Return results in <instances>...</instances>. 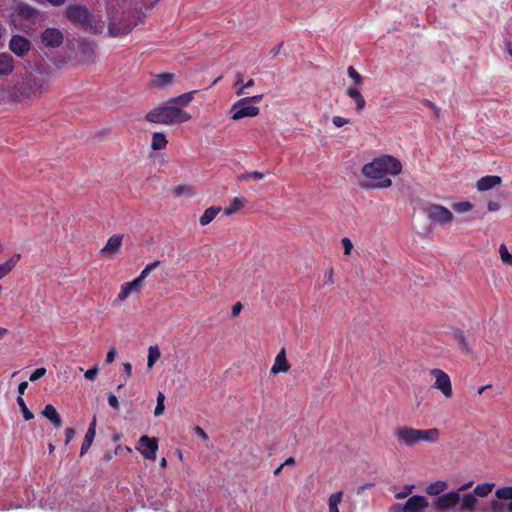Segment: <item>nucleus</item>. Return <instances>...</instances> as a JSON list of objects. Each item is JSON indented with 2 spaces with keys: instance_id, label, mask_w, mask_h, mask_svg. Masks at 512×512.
<instances>
[{
  "instance_id": "obj_1",
  "label": "nucleus",
  "mask_w": 512,
  "mask_h": 512,
  "mask_svg": "<svg viewBox=\"0 0 512 512\" xmlns=\"http://www.w3.org/2000/svg\"><path fill=\"white\" fill-rule=\"evenodd\" d=\"M401 171V162L391 155H382L374 158L361 169L362 174L374 182L363 185V187L381 189L388 188L392 185V181L389 176H397Z\"/></svg>"
},
{
  "instance_id": "obj_2",
  "label": "nucleus",
  "mask_w": 512,
  "mask_h": 512,
  "mask_svg": "<svg viewBox=\"0 0 512 512\" xmlns=\"http://www.w3.org/2000/svg\"><path fill=\"white\" fill-rule=\"evenodd\" d=\"M190 119L191 115L181 107L171 103L170 99L155 107L146 115L148 122L168 126L185 123Z\"/></svg>"
},
{
  "instance_id": "obj_3",
  "label": "nucleus",
  "mask_w": 512,
  "mask_h": 512,
  "mask_svg": "<svg viewBox=\"0 0 512 512\" xmlns=\"http://www.w3.org/2000/svg\"><path fill=\"white\" fill-rule=\"evenodd\" d=\"M477 498L472 494L459 493V490L450 491L440 495L434 502V507L440 512L457 508L459 512H475Z\"/></svg>"
},
{
  "instance_id": "obj_4",
  "label": "nucleus",
  "mask_w": 512,
  "mask_h": 512,
  "mask_svg": "<svg viewBox=\"0 0 512 512\" xmlns=\"http://www.w3.org/2000/svg\"><path fill=\"white\" fill-rule=\"evenodd\" d=\"M144 22L143 15H130L123 13L120 19L111 17L109 22V35L112 37L122 36L131 32L137 25Z\"/></svg>"
},
{
  "instance_id": "obj_5",
  "label": "nucleus",
  "mask_w": 512,
  "mask_h": 512,
  "mask_svg": "<svg viewBox=\"0 0 512 512\" xmlns=\"http://www.w3.org/2000/svg\"><path fill=\"white\" fill-rule=\"evenodd\" d=\"M262 98L263 95H256L242 98L235 102L230 109L231 119L236 121L246 117L257 116L260 112V109L257 106L251 105V103H259Z\"/></svg>"
},
{
  "instance_id": "obj_6",
  "label": "nucleus",
  "mask_w": 512,
  "mask_h": 512,
  "mask_svg": "<svg viewBox=\"0 0 512 512\" xmlns=\"http://www.w3.org/2000/svg\"><path fill=\"white\" fill-rule=\"evenodd\" d=\"M424 212L432 222L440 225L451 223L454 219L453 213L439 204H428L424 207Z\"/></svg>"
},
{
  "instance_id": "obj_7",
  "label": "nucleus",
  "mask_w": 512,
  "mask_h": 512,
  "mask_svg": "<svg viewBox=\"0 0 512 512\" xmlns=\"http://www.w3.org/2000/svg\"><path fill=\"white\" fill-rule=\"evenodd\" d=\"M430 374L434 379L433 387L439 390L446 398H451L453 390L449 375L441 369H432Z\"/></svg>"
},
{
  "instance_id": "obj_8",
  "label": "nucleus",
  "mask_w": 512,
  "mask_h": 512,
  "mask_svg": "<svg viewBox=\"0 0 512 512\" xmlns=\"http://www.w3.org/2000/svg\"><path fill=\"white\" fill-rule=\"evenodd\" d=\"M394 436L397 442L405 447H413L418 444L417 429L403 425L395 429Z\"/></svg>"
},
{
  "instance_id": "obj_9",
  "label": "nucleus",
  "mask_w": 512,
  "mask_h": 512,
  "mask_svg": "<svg viewBox=\"0 0 512 512\" xmlns=\"http://www.w3.org/2000/svg\"><path fill=\"white\" fill-rule=\"evenodd\" d=\"M41 41L46 47L57 48L64 41L63 33L56 28H47L41 34Z\"/></svg>"
},
{
  "instance_id": "obj_10",
  "label": "nucleus",
  "mask_w": 512,
  "mask_h": 512,
  "mask_svg": "<svg viewBox=\"0 0 512 512\" xmlns=\"http://www.w3.org/2000/svg\"><path fill=\"white\" fill-rule=\"evenodd\" d=\"M48 78L47 77H34L27 84V97H38L42 95L48 89Z\"/></svg>"
},
{
  "instance_id": "obj_11",
  "label": "nucleus",
  "mask_w": 512,
  "mask_h": 512,
  "mask_svg": "<svg viewBox=\"0 0 512 512\" xmlns=\"http://www.w3.org/2000/svg\"><path fill=\"white\" fill-rule=\"evenodd\" d=\"M141 448H138L144 458L154 460L158 450V441L156 438H151L146 435L139 439Z\"/></svg>"
},
{
  "instance_id": "obj_12",
  "label": "nucleus",
  "mask_w": 512,
  "mask_h": 512,
  "mask_svg": "<svg viewBox=\"0 0 512 512\" xmlns=\"http://www.w3.org/2000/svg\"><path fill=\"white\" fill-rule=\"evenodd\" d=\"M143 286L144 283H142L138 278H135L130 282L122 284L120 287V291L117 295L116 301L121 303L124 300H126L130 295L134 293H140Z\"/></svg>"
},
{
  "instance_id": "obj_13",
  "label": "nucleus",
  "mask_w": 512,
  "mask_h": 512,
  "mask_svg": "<svg viewBox=\"0 0 512 512\" xmlns=\"http://www.w3.org/2000/svg\"><path fill=\"white\" fill-rule=\"evenodd\" d=\"M30 48V41L21 35H14L9 42V49L18 57L25 56Z\"/></svg>"
},
{
  "instance_id": "obj_14",
  "label": "nucleus",
  "mask_w": 512,
  "mask_h": 512,
  "mask_svg": "<svg viewBox=\"0 0 512 512\" xmlns=\"http://www.w3.org/2000/svg\"><path fill=\"white\" fill-rule=\"evenodd\" d=\"M123 235L115 234L112 235L106 242L105 246L100 250L102 254L113 257L119 253L122 247Z\"/></svg>"
},
{
  "instance_id": "obj_15",
  "label": "nucleus",
  "mask_w": 512,
  "mask_h": 512,
  "mask_svg": "<svg viewBox=\"0 0 512 512\" xmlns=\"http://www.w3.org/2000/svg\"><path fill=\"white\" fill-rule=\"evenodd\" d=\"M429 507V502L424 496L414 495L406 503V512H424Z\"/></svg>"
},
{
  "instance_id": "obj_16",
  "label": "nucleus",
  "mask_w": 512,
  "mask_h": 512,
  "mask_svg": "<svg viewBox=\"0 0 512 512\" xmlns=\"http://www.w3.org/2000/svg\"><path fill=\"white\" fill-rule=\"evenodd\" d=\"M67 17L75 23H85L89 19L88 10L79 5L69 6L66 9Z\"/></svg>"
},
{
  "instance_id": "obj_17",
  "label": "nucleus",
  "mask_w": 512,
  "mask_h": 512,
  "mask_svg": "<svg viewBox=\"0 0 512 512\" xmlns=\"http://www.w3.org/2000/svg\"><path fill=\"white\" fill-rule=\"evenodd\" d=\"M502 183V179L497 175H488L480 178L476 184L475 188L480 192H485L491 190L497 186H500Z\"/></svg>"
},
{
  "instance_id": "obj_18",
  "label": "nucleus",
  "mask_w": 512,
  "mask_h": 512,
  "mask_svg": "<svg viewBox=\"0 0 512 512\" xmlns=\"http://www.w3.org/2000/svg\"><path fill=\"white\" fill-rule=\"evenodd\" d=\"M290 367V363L286 358V351L282 348L276 355L270 371L272 374L286 373L290 370Z\"/></svg>"
},
{
  "instance_id": "obj_19",
  "label": "nucleus",
  "mask_w": 512,
  "mask_h": 512,
  "mask_svg": "<svg viewBox=\"0 0 512 512\" xmlns=\"http://www.w3.org/2000/svg\"><path fill=\"white\" fill-rule=\"evenodd\" d=\"M440 437V431L437 428L417 429L418 444L421 442L436 443Z\"/></svg>"
},
{
  "instance_id": "obj_20",
  "label": "nucleus",
  "mask_w": 512,
  "mask_h": 512,
  "mask_svg": "<svg viewBox=\"0 0 512 512\" xmlns=\"http://www.w3.org/2000/svg\"><path fill=\"white\" fill-rule=\"evenodd\" d=\"M96 434V418L94 417L89 425V428L84 436V440L81 446L80 455L83 456L91 447Z\"/></svg>"
},
{
  "instance_id": "obj_21",
  "label": "nucleus",
  "mask_w": 512,
  "mask_h": 512,
  "mask_svg": "<svg viewBox=\"0 0 512 512\" xmlns=\"http://www.w3.org/2000/svg\"><path fill=\"white\" fill-rule=\"evenodd\" d=\"M15 62L12 56L7 53H0V75L7 76L12 74Z\"/></svg>"
},
{
  "instance_id": "obj_22",
  "label": "nucleus",
  "mask_w": 512,
  "mask_h": 512,
  "mask_svg": "<svg viewBox=\"0 0 512 512\" xmlns=\"http://www.w3.org/2000/svg\"><path fill=\"white\" fill-rule=\"evenodd\" d=\"M175 75L172 73H161L152 77L151 83L154 87L165 88L174 82Z\"/></svg>"
},
{
  "instance_id": "obj_23",
  "label": "nucleus",
  "mask_w": 512,
  "mask_h": 512,
  "mask_svg": "<svg viewBox=\"0 0 512 512\" xmlns=\"http://www.w3.org/2000/svg\"><path fill=\"white\" fill-rule=\"evenodd\" d=\"M346 94L348 97H350L356 105V110L358 112H361L366 105L365 99L362 96L361 92L356 87H348L346 89Z\"/></svg>"
},
{
  "instance_id": "obj_24",
  "label": "nucleus",
  "mask_w": 512,
  "mask_h": 512,
  "mask_svg": "<svg viewBox=\"0 0 512 512\" xmlns=\"http://www.w3.org/2000/svg\"><path fill=\"white\" fill-rule=\"evenodd\" d=\"M42 415L46 417L55 427L61 426L62 419L53 405H46L42 411Z\"/></svg>"
},
{
  "instance_id": "obj_25",
  "label": "nucleus",
  "mask_w": 512,
  "mask_h": 512,
  "mask_svg": "<svg viewBox=\"0 0 512 512\" xmlns=\"http://www.w3.org/2000/svg\"><path fill=\"white\" fill-rule=\"evenodd\" d=\"M221 212V207H209L207 208L199 219L201 226H207L210 224L216 216Z\"/></svg>"
},
{
  "instance_id": "obj_26",
  "label": "nucleus",
  "mask_w": 512,
  "mask_h": 512,
  "mask_svg": "<svg viewBox=\"0 0 512 512\" xmlns=\"http://www.w3.org/2000/svg\"><path fill=\"white\" fill-rule=\"evenodd\" d=\"M168 141L164 133L154 132L152 134L151 148L154 151L166 149Z\"/></svg>"
},
{
  "instance_id": "obj_27",
  "label": "nucleus",
  "mask_w": 512,
  "mask_h": 512,
  "mask_svg": "<svg viewBox=\"0 0 512 512\" xmlns=\"http://www.w3.org/2000/svg\"><path fill=\"white\" fill-rule=\"evenodd\" d=\"M20 254H15L9 258L5 263L0 264V280L7 276L12 269L16 266L20 259Z\"/></svg>"
},
{
  "instance_id": "obj_28",
  "label": "nucleus",
  "mask_w": 512,
  "mask_h": 512,
  "mask_svg": "<svg viewBox=\"0 0 512 512\" xmlns=\"http://www.w3.org/2000/svg\"><path fill=\"white\" fill-rule=\"evenodd\" d=\"M161 357V351L158 345H152L148 348V356H147V368L150 370L154 367L156 362Z\"/></svg>"
},
{
  "instance_id": "obj_29",
  "label": "nucleus",
  "mask_w": 512,
  "mask_h": 512,
  "mask_svg": "<svg viewBox=\"0 0 512 512\" xmlns=\"http://www.w3.org/2000/svg\"><path fill=\"white\" fill-rule=\"evenodd\" d=\"M448 488V484L445 481H436L429 484L426 488L427 494L431 496L442 495L444 491Z\"/></svg>"
},
{
  "instance_id": "obj_30",
  "label": "nucleus",
  "mask_w": 512,
  "mask_h": 512,
  "mask_svg": "<svg viewBox=\"0 0 512 512\" xmlns=\"http://www.w3.org/2000/svg\"><path fill=\"white\" fill-rule=\"evenodd\" d=\"M494 487V483H481L474 488L473 493L471 494L474 495L475 498H477V496L486 497L493 491Z\"/></svg>"
},
{
  "instance_id": "obj_31",
  "label": "nucleus",
  "mask_w": 512,
  "mask_h": 512,
  "mask_svg": "<svg viewBox=\"0 0 512 512\" xmlns=\"http://www.w3.org/2000/svg\"><path fill=\"white\" fill-rule=\"evenodd\" d=\"M194 93L195 91L184 93L178 97L171 98L170 101L178 107H186L193 101Z\"/></svg>"
},
{
  "instance_id": "obj_32",
  "label": "nucleus",
  "mask_w": 512,
  "mask_h": 512,
  "mask_svg": "<svg viewBox=\"0 0 512 512\" xmlns=\"http://www.w3.org/2000/svg\"><path fill=\"white\" fill-rule=\"evenodd\" d=\"M343 493L341 491L335 492L330 495L328 499L329 512H339L338 505L341 503Z\"/></svg>"
},
{
  "instance_id": "obj_33",
  "label": "nucleus",
  "mask_w": 512,
  "mask_h": 512,
  "mask_svg": "<svg viewBox=\"0 0 512 512\" xmlns=\"http://www.w3.org/2000/svg\"><path fill=\"white\" fill-rule=\"evenodd\" d=\"M244 206V200L240 197H235L232 202L224 209V214L230 216L239 211Z\"/></svg>"
},
{
  "instance_id": "obj_34",
  "label": "nucleus",
  "mask_w": 512,
  "mask_h": 512,
  "mask_svg": "<svg viewBox=\"0 0 512 512\" xmlns=\"http://www.w3.org/2000/svg\"><path fill=\"white\" fill-rule=\"evenodd\" d=\"M15 11L23 18H32L36 14V10L34 8L23 3L17 4Z\"/></svg>"
},
{
  "instance_id": "obj_35",
  "label": "nucleus",
  "mask_w": 512,
  "mask_h": 512,
  "mask_svg": "<svg viewBox=\"0 0 512 512\" xmlns=\"http://www.w3.org/2000/svg\"><path fill=\"white\" fill-rule=\"evenodd\" d=\"M454 337H455V340L457 341L459 347L461 348V350L464 353H466V354L472 353V349L462 331H457L455 333Z\"/></svg>"
},
{
  "instance_id": "obj_36",
  "label": "nucleus",
  "mask_w": 512,
  "mask_h": 512,
  "mask_svg": "<svg viewBox=\"0 0 512 512\" xmlns=\"http://www.w3.org/2000/svg\"><path fill=\"white\" fill-rule=\"evenodd\" d=\"M264 173L259 171L245 172L238 176L237 180L240 182H246L250 180L259 181L264 178Z\"/></svg>"
},
{
  "instance_id": "obj_37",
  "label": "nucleus",
  "mask_w": 512,
  "mask_h": 512,
  "mask_svg": "<svg viewBox=\"0 0 512 512\" xmlns=\"http://www.w3.org/2000/svg\"><path fill=\"white\" fill-rule=\"evenodd\" d=\"M347 74L350 77V79L353 81L352 87H359L363 84V77L362 75L353 67L349 66L347 69Z\"/></svg>"
},
{
  "instance_id": "obj_38",
  "label": "nucleus",
  "mask_w": 512,
  "mask_h": 512,
  "mask_svg": "<svg viewBox=\"0 0 512 512\" xmlns=\"http://www.w3.org/2000/svg\"><path fill=\"white\" fill-rule=\"evenodd\" d=\"M496 497L499 500H511L512 501V486H505L498 488L495 492Z\"/></svg>"
},
{
  "instance_id": "obj_39",
  "label": "nucleus",
  "mask_w": 512,
  "mask_h": 512,
  "mask_svg": "<svg viewBox=\"0 0 512 512\" xmlns=\"http://www.w3.org/2000/svg\"><path fill=\"white\" fill-rule=\"evenodd\" d=\"M160 264V261L156 260L153 261L145 266V268L141 271L140 275L137 277L142 283H144V280L148 277V275L151 273L152 270H154L156 267H158Z\"/></svg>"
},
{
  "instance_id": "obj_40",
  "label": "nucleus",
  "mask_w": 512,
  "mask_h": 512,
  "mask_svg": "<svg viewBox=\"0 0 512 512\" xmlns=\"http://www.w3.org/2000/svg\"><path fill=\"white\" fill-rule=\"evenodd\" d=\"M452 208L458 213H466L473 209V204L469 201H461L454 203Z\"/></svg>"
},
{
  "instance_id": "obj_41",
  "label": "nucleus",
  "mask_w": 512,
  "mask_h": 512,
  "mask_svg": "<svg viewBox=\"0 0 512 512\" xmlns=\"http://www.w3.org/2000/svg\"><path fill=\"white\" fill-rule=\"evenodd\" d=\"M499 254L500 259L504 264L512 265V254L509 253L508 248L505 244L500 245Z\"/></svg>"
},
{
  "instance_id": "obj_42",
  "label": "nucleus",
  "mask_w": 512,
  "mask_h": 512,
  "mask_svg": "<svg viewBox=\"0 0 512 512\" xmlns=\"http://www.w3.org/2000/svg\"><path fill=\"white\" fill-rule=\"evenodd\" d=\"M17 403L21 409L24 419L26 421L33 419V417H34L33 413L27 408L25 401L21 396H18Z\"/></svg>"
},
{
  "instance_id": "obj_43",
  "label": "nucleus",
  "mask_w": 512,
  "mask_h": 512,
  "mask_svg": "<svg viewBox=\"0 0 512 512\" xmlns=\"http://www.w3.org/2000/svg\"><path fill=\"white\" fill-rule=\"evenodd\" d=\"M164 400H165L164 394L162 392H159L157 395V405L154 410L155 416H160L163 414L164 409H165Z\"/></svg>"
},
{
  "instance_id": "obj_44",
  "label": "nucleus",
  "mask_w": 512,
  "mask_h": 512,
  "mask_svg": "<svg viewBox=\"0 0 512 512\" xmlns=\"http://www.w3.org/2000/svg\"><path fill=\"white\" fill-rule=\"evenodd\" d=\"M491 510L492 512H509L507 508V504L500 502L499 500L491 501Z\"/></svg>"
},
{
  "instance_id": "obj_45",
  "label": "nucleus",
  "mask_w": 512,
  "mask_h": 512,
  "mask_svg": "<svg viewBox=\"0 0 512 512\" xmlns=\"http://www.w3.org/2000/svg\"><path fill=\"white\" fill-rule=\"evenodd\" d=\"M173 194L177 197L183 195V194H193V191H192V187L190 186H185V185H181V186H177L173 189Z\"/></svg>"
},
{
  "instance_id": "obj_46",
  "label": "nucleus",
  "mask_w": 512,
  "mask_h": 512,
  "mask_svg": "<svg viewBox=\"0 0 512 512\" xmlns=\"http://www.w3.org/2000/svg\"><path fill=\"white\" fill-rule=\"evenodd\" d=\"M332 123L336 128H341L350 123V120L341 116H333Z\"/></svg>"
},
{
  "instance_id": "obj_47",
  "label": "nucleus",
  "mask_w": 512,
  "mask_h": 512,
  "mask_svg": "<svg viewBox=\"0 0 512 512\" xmlns=\"http://www.w3.org/2000/svg\"><path fill=\"white\" fill-rule=\"evenodd\" d=\"M236 78L237 79H236L234 86L242 85L244 88H248V87H251L254 85V81L252 79H250L249 81H244V83H243V78L240 73H238L236 75Z\"/></svg>"
},
{
  "instance_id": "obj_48",
  "label": "nucleus",
  "mask_w": 512,
  "mask_h": 512,
  "mask_svg": "<svg viewBox=\"0 0 512 512\" xmlns=\"http://www.w3.org/2000/svg\"><path fill=\"white\" fill-rule=\"evenodd\" d=\"M46 374L45 368H37L31 375H30V381L34 382L38 379L42 378Z\"/></svg>"
},
{
  "instance_id": "obj_49",
  "label": "nucleus",
  "mask_w": 512,
  "mask_h": 512,
  "mask_svg": "<svg viewBox=\"0 0 512 512\" xmlns=\"http://www.w3.org/2000/svg\"><path fill=\"white\" fill-rule=\"evenodd\" d=\"M341 243H342V246H343V249H344V254L345 255H350L352 249H353V244L351 242V240L349 238H343L341 240Z\"/></svg>"
},
{
  "instance_id": "obj_50",
  "label": "nucleus",
  "mask_w": 512,
  "mask_h": 512,
  "mask_svg": "<svg viewBox=\"0 0 512 512\" xmlns=\"http://www.w3.org/2000/svg\"><path fill=\"white\" fill-rule=\"evenodd\" d=\"M97 374H98V368L93 367V368L87 370L85 372L84 376L87 380L93 381L96 378Z\"/></svg>"
},
{
  "instance_id": "obj_51",
  "label": "nucleus",
  "mask_w": 512,
  "mask_h": 512,
  "mask_svg": "<svg viewBox=\"0 0 512 512\" xmlns=\"http://www.w3.org/2000/svg\"><path fill=\"white\" fill-rule=\"evenodd\" d=\"M108 404L114 409L119 408V401H118L117 397L112 393L108 394Z\"/></svg>"
},
{
  "instance_id": "obj_52",
  "label": "nucleus",
  "mask_w": 512,
  "mask_h": 512,
  "mask_svg": "<svg viewBox=\"0 0 512 512\" xmlns=\"http://www.w3.org/2000/svg\"><path fill=\"white\" fill-rule=\"evenodd\" d=\"M414 488L413 485L409 486V487H405V490L402 491V492H399L395 495V497L397 499H404L405 497H407L411 492H412V489Z\"/></svg>"
},
{
  "instance_id": "obj_53",
  "label": "nucleus",
  "mask_w": 512,
  "mask_h": 512,
  "mask_svg": "<svg viewBox=\"0 0 512 512\" xmlns=\"http://www.w3.org/2000/svg\"><path fill=\"white\" fill-rule=\"evenodd\" d=\"M115 356H116V348L114 346H112L109 348V351L106 355V362L112 363L115 359Z\"/></svg>"
},
{
  "instance_id": "obj_54",
  "label": "nucleus",
  "mask_w": 512,
  "mask_h": 512,
  "mask_svg": "<svg viewBox=\"0 0 512 512\" xmlns=\"http://www.w3.org/2000/svg\"><path fill=\"white\" fill-rule=\"evenodd\" d=\"M66 440L65 444L67 445L74 437L75 430L73 428H66L65 430Z\"/></svg>"
},
{
  "instance_id": "obj_55",
  "label": "nucleus",
  "mask_w": 512,
  "mask_h": 512,
  "mask_svg": "<svg viewBox=\"0 0 512 512\" xmlns=\"http://www.w3.org/2000/svg\"><path fill=\"white\" fill-rule=\"evenodd\" d=\"M487 208L490 212H496L500 209V204L495 201H490L487 204Z\"/></svg>"
},
{
  "instance_id": "obj_56",
  "label": "nucleus",
  "mask_w": 512,
  "mask_h": 512,
  "mask_svg": "<svg viewBox=\"0 0 512 512\" xmlns=\"http://www.w3.org/2000/svg\"><path fill=\"white\" fill-rule=\"evenodd\" d=\"M242 310V304L240 302H237L236 304L233 305L232 307V316L236 317L239 315V313L241 312Z\"/></svg>"
},
{
  "instance_id": "obj_57",
  "label": "nucleus",
  "mask_w": 512,
  "mask_h": 512,
  "mask_svg": "<svg viewBox=\"0 0 512 512\" xmlns=\"http://www.w3.org/2000/svg\"><path fill=\"white\" fill-rule=\"evenodd\" d=\"M123 369L127 378H130L132 375V365L129 362L123 363Z\"/></svg>"
},
{
  "instance_id": "obj_58",
  "label": "nucleus",
  "mask_w": 512,
  "mask_h": 512,
  "mask_svg": "<svg viewBox=\"0 0 512 512\" xmlns=\"http://www.w3.org/2000/svg\"><path fill=\"white\" fill-rule=\"evenodd\" d=\"M326 281L327 283L329 284H333L334 283V271L332 268H330L327 272H326Z\"/></svg>"
},
{
  "instance_id": "obj_59",
  "label": "nucleus",
  "mask_w": 512,
  "mask_h": 512,
  "mask_svg": "<svg viewBox=\"0 0 512 512\" xmlns=\"http://www.w3.org/2000/svg\"><path fill=\"white\" fill-rule=\"evenodd\" d=\"M28 387V382L27 381H23L21 382L19 385H18V393H19V396L22 397V395L25 393L26 389Z\"/></svg>"
},
{
  "instance_id": "obj_60",
  "label": "nucleus",
  "mask_w": 512,
  "mask_h": 512,
  "mask_svg": "<svg viewBox=\"0 0 512 512\" xmlns=\"http://www.w3.org/2000/svg\"><path fill=\"white\" fill-rule=\"evenodd\" d=\"M405 508V504L404 505H401V504H395L391 507V512H406V509Z\"/></svg>"
},
{
  "instance_id": "obj_61",
  "label": "nucleus",
  "mask_w": 512,
  "mask_h": 512,
  "mask_svg": "<svg viewBox=\"0 0 512 512\" xmlns=\"http://www.w3.org/2000/svg\"><path fill=\"white\" fill-rule=\"evenodd\" d=\"M195 432L197 435H199L203 440H207L208 439V436L206 434V432L200 428V427H196L195 428Z\"/></svg>"
},
{
  "instance_id": "obj_62",
  "label": "nucleus",
  "mask_w": 512,
  "mask_h": 512,
  "mask_svg": "<svg viewBox=\"0 0 512 512\" xmlns=\"http://www.w3.org/2000/svg\"><path fill=\"white\" fill-rule=\"evenodd\" d=\"M295 464V459L293 457H289L283 463L284 466H292Z\"/></svg>"
},
{
  "instance_id": "obj_63",
  "label": "nucleus",
  "mask_w": 512,
  "mask_h": 512,
  "mask_svg": "<svg viewBox=\"0 0 512 512\" xmlns=\"http://www.w3.org/2000/svg\"><path fill=\"white\" fill-rule=\"evenodd\" d=\"M47 1L54 6L62 5L65 2V0H47Z\"/></svg>"
},
{
  "instance_id": "obj_64",
  "label": "nucleus",
  "mask_w": 512,
  "mask_h": 512,
  "mask_svg": "<svg viewBox=\"0 0 512 512\" xmlns=\"http://www.w3.org/2000/svg\"><path fill=\"white\" fill-rule=\"evenodd\" d=\"M240 87L237 89L236 91V95L237 96H241V95H244L245 94V88L242 86V85H239Z\"/></svg>"
}]
</instances>
